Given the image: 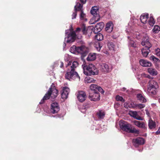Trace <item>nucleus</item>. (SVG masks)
<instances>
[{"label":"nucleus","mask_w":160,"mask_h":160,"mask_svg":"<svg viewBox=\"0 0 160 160\" xmlns=\"http://www.w3.org/2000/svg\"><path fill=\"white\" fill-rule=\"evenodd\" d=\"M78 65V62L76 61H74L72 62L69 61L66 67L70 66V68H68L66 74L65 75V78L66 79L72 81V80H76L79 81L80 79V76L78 73L75 71V68Z\"/></svg>","instance_id":"obj_1"},{"label":"nucleus","mask_w":160,"mask_h":160,"mask_svg":"<svg viewBox=\"0 0 160 160\" xmlns=\"http://www.w3.org/2000/svg\"><path fill=\"white\" fill-rule=\"evenodd\" d=\"M58 91L55 88V86L52 83L49 90L39 102L40 104L43 103L45 100L49 99L51 97L52 99H55L57 96Z\"/></svg>","instance_id":"obj_2"},{"label":"nucleus","mask_w":160,"mask_h":160,"mask_svg":"<svg viewBox=\"0 0 160 160\" xmlns=\"http://www.w3.org/2000/svg\"><path fill=\"white\" fill-rule=\"evenodd\" d=\"M82 67L83 69V72L86 75L90 76L97 75L98 74V69L94 65L92 64H90L88 66L82 65Z\"/></svg>","instance_id":"obj_3"},{"label":"nucleus","mask_w":160,"mask_h":160,"mask_svg":"<svg viewBox=\"0 0 160 160\" xmlns=\"http://www.w3.org/2000/svg\"><path fill=\"white\" fill-rule=\"evenodd\" d=\"M119 125L120 128L122 130L127 132L137 134L139 133L138 130L134 128H132L130 124L123 120H121L119 121Z\"/></svg>","instance_id":"obj_4"},{"label":"nucleus","mask_w":160,"mask_h":160,"mask_svg":"<svg viewBox=\"0 0 160 160\" xmlns=\"http://www.w3.org/2000/svg\"><path fill=\"white\" fill-rule=\"evenodd\" d=\"M159 86L158 83L154 80H150L147 87V91L149 94L155 95L158 92Z\"/></svg>","instance_id":"obj_5"},{"label":"nucleus","mask_w":160,"mask_h":160,"mask_svg":"<svg viewBox=\"0 0 160 160\" xmlns=\"http://www.w3.org/2000/svg\"><path fill=\"white\" fill-rule=\"evenodd\" d=\"M66 34L67 37L65 38V41L64 42L63 46H66L65 42L67 43H71L74 41L76 38V33L74 31H72L71 29L66 31Z\"/></svg>","instance_id":"obj_6"},{"label":"nucleus","mask_w":160,"mask_h":160,"mask_svg":"<svg viewBox=\"0 0 160 160\" xmlns=\"http://www.w3.org/2000/svg\"><path fill=\"white\" fill-rule=\"evenodd\" d=\"M98 7L97 6H94L92 7L90 10L91 14L93 16V18H92V20H94L93 22H91V24H94L96 22L99 21L100 19V16L98 14Z\"/></svg>","instance_id":"obj_7"},{"label":"nucleus","mask_w":160,"mask_h":160,"mask_svg":"<svg viewBox=\"0 0 160 160\" xmlns=\"http://www.w3.org/2000/svg\"><path fill=\"white\" fill-rule=\"evenodd\" d=\"M128 45L129 47L135 48L136 47V42L133 38H135L138 39L140 38V36L138 32H136L132 36H128Z\"/></svg>","instance_id":"obj_8"},{"label":"nucleus","mask_w":160,"mask_h":160,"mask_svg":"<svg viewBox=\"0 0 160 160\" xmlns=\"http://www.w3.org/2000/svg\"><path fill=\"white\" fill-rule=\"evenodd\" d=\"M89 98L92 101L95 102L98 101L100 100V93L98 91L90 92Z\"/></svg>","instance_id":"obj_9"},{"label":"nucleus","mask_w":160,"mask_h":160,"mask_svg":"<svg viewBox=\"0 0 160 160\" xmlns=\"http://www.w3.org/2000/svg\"><path fill=\"white\" fill-rule=\"evenodd\" d=\"M133 145L135 147H137L139 145H141L145 143L144 139L141 138H138L135 139H134L132 141Z\"/></svg>","instance_id":"obj_10"},{"label":"nucleus","mask_w":160,"mask_h":160,"mask_svg":"<svg viewBox=\"0 0 160 160\" xmlns=\"http://www.w3.org/2000/svg\"><path fill=\"white\" fill-rule=\"evenodd\" d=\"M141 44L142 46H145L146 47H148V48H150L151 46V44L149 42V37L146 35L143 37L142 41L141 42Z\"/></svg>","instance_id":"obj_11"},{"label":"nucleus","mask_w":160,"mask_h":160,"mask_svg":"<svg viewBox=\"0 0 160 160\" xmlns=\"http://www.w3.org/2000/svg\"><path fill=\"white\" fill-rule=\"evenodd\" d=\"M90 88L91 90L90 92L99 91L102 94L104 93V91L100 87H98L97 85L92 84L90 86Z\"/></svg>","instance_id":"obj_12"},{"label":"nucleus","mask_w":160,"mask_h":160,"mask_svg":"<svg viewBox=\"0 0 160 160\" xmlns=\"http://www.w3.org/2000/svg\"><path fill=\"white\" fill-rule=\"evenodd\" d=\"M59 110V107L58 103H52L51 106V111L53 114L57 113Z\"/></svg>","instance_id":"obj_13"},{"label":"nucleus","mask_w":160,"mask_h":160,"mask_svg":"<svg viewBox=\"0 0 160 160\" xmlns=\"http://www.w3.org/2000/svg\"><path fill=\"white\" fill-rule=\"evenodd\" d=\"M104 26V23L102 22L98 23L94 28L93 32L94 33H97L101 31Z\"/></svg>","instance_id":"obj_14"},{"label":"nucleus","mask_w":160,"mask_h":160,"mask_svg":"<svg viewBox=\"0 0 160 160\" xmlns=\"http://www.w3.org/2000/svg\"><path fill=\"white\" fill-rule=\"evenodd\" d=\"M88 52L87 48L84 45L77 47V52L84 55Z\"/></svg>","instance_id":"obj_15"},{"label":"nucleus","mask_w":160,"mask_h":160,"mask_svg":"<svg viewBox=\"0 0 160 160\" xmlns=\"http://www.w3.org/2000/svg\"><path fill=\"white\" fill-rule=\"evenodd\" d=\"M77 98L78 101L80 102H83L86 98V94L85 93L82 91L78 92L77 95Z\"/></svg>","instance_id":"obj_16"},{"label":"nucleus","mask_w":160,"mask_h":160,"mask_svg":"<svg viewBox=\"0 0 160 160\" xmlns=\"http://www.w3.org/2000/svg\"><path fill=\"white\" fill-rule=\"evenodd\" d=\"M69 92V89L66 87H63L61 93V97L63 99H66L67 98L68 93Z\"/></svg>","instance_id":"obj_17"},{"label":"nucleus","mask_w":160,"mask_h":160,"mask_svg":"<svg viewBox=\"0 0 160 160\" xmlns=\"http://www.w3.org/2000/svg\"><path fill=\"white\" fill-rule=\"evenodd\" d=\"M129 114L132 117L137 120H143V118L138 115L137 112L136 111H130L129 112Z\"/></svg>","instance_id":"obj_18"},{"label":"nucleus","mask_w":160,"mask_h":160,"mask_svg":"<svg viewBox=\"0 0 160 160\" xmlns=\"http://www.w3.org/2000/svg\"><path fill=\"white\" fill-rule=\"evenodd\" d=\"M101 69L102 72H108L111 70V68L106 63H102L101 65Z\"/></svg>","instance_id":"obj_19"},{"label":"nucleus","mask_w":160,"mask_h":160,"mask_svg":"<svg viewBox=\"0 0 160 160\" xmlns=\"http://www.w3.org/2000/svg\"><path fill=\"white\" fill-rule=\"evenodd\" d=\"M140 64L143 67H150L151 66L152 64L147 60L144 59H140L139 61Z\"/></svg>","instance_id":"obj_20"},{"label":"nucleus","mask_w":160,"mask_h":160,"mask_svg":"<svg viewBox=\"0 0 160 160\" xmlns=\"http://www.w3.org/2000/svg\"><path fill=\"white\" fill-rule=\"evenodd\" d=\"M113 26V25L112 22H108L106 25V31L109 33L111 32L112 31Z\"/></svg>","instance_id":"obj_21"},{"label":"nucleus","mask_w":160,"mask_h":160,"mask_svg":"<svg viewBox=\"0 0 160 160\" xmlns=\"http://www.w3.org/2000/svg\"><path fill=\"white\" fill-rule=\"evenodd\" d=\"M148 18V13H143L140 17V19L141 22L143 23H145Z\"/></svg>","instance_id":"obj_22"},{"label":"nucleus","mask_w":160,"mask_h":160,"mask_svg":"<svg viewBox=\"0 0 160 160\" xmlns=\"http://www.w3.org/2000/svg\"><path fill=\"white\" fill-rule=\"evenodd\" d=\"M134 124L139 128H146V124L143 122H140L136 120L133 121Z\"/></svg>","instance_id":"obj_23"},{"label":"nucleus","mask_w":160,"mask_h":160,"mask_svg":"<svg viewBox=\"0 0 160 160\" xmlns=\"http://www.w3.org/2000/svg\"><path fill=\"white\" fill-rule=\"evenodd\" d=\"M148 126L149 129H154L156 127V124L154 121L150 118L148 120Z\"/></svg>","instance_id":"obj_24"},{"label":"nucleus","mask_w":160,"mask_h":160,"mask_svg":"<svg viewBox=\"0 0 160 160\" xmlns=\"http://www.w3.org/2000/svg\"><path fill=\"white\" fill-rule=\"evenodd\" d=\"M148 72L151 75L156 76L158 74L157 71L154 68H149L148 69Z\"/></svg>","instance_id":"obj_25"},{"label":"nucleus","mask_w":160,"mask_h":160,"mask_svg":"<svg viewBox=\"0 0 160 160\" xmlns=\"http://www.w3.org/2000/svg\"><path fill=\"white\" fill-rule=\"evenodd\" d=\"M150 48L148 47H144L142 49V54L143 56L146 57L150 52Z\"/></svg>","instance_id":"obj_26"},{"label":"nucleus","mask_w":160,"mask_h":160,"mask_svg":"<svg viewBox=\"0 0 160 160\" xmlns=\"http://www.w3.org/2000/svg\"><path fill=\"white\" fill-rule=\"evenodd\" d=\"M138 99L142 102H147V100L144 96L141 94L138 93L137 95Z\"/></svg>","instance_id":"obj_27"},{"label":"nucleus","mask_w":160,"mask_h":160,"mask_svg":"<svg viewBox=\"0 0 160 160\" xmlns=\"http://www.w3.org/2000/svg\"><path fill=\"white\" fill-rule=\"evenodd\" d=\"M96 58V54L95 53H90L87 58L88 61H92L95 59Z\"/></svg>","instance_id":"obj_28"},{"label":"nucleus","mask_w":160,"mask_h":160,"mask_svg":"<svg viewBox=\"0 0 160 160\" xmlns=\"http://www.w3.org/2000/svg\"><path fill=\"white\" fill-rule=\"evenodd\" d=\"M105 112L102 110H99L97 112V115L98 117L101 119L103 118L105 116Z\"/></svg>","instance_id":"obj_29"},{"label":"nucleus","mask_w":160,"mask_h":160,"mask_svg":"<svg viewBox=\"0 0 160 160\" xmlns=\"http://www.w3.org/2000/svg\"><path fill=\"white\" fill-rule=\"evenodd\" d=\"M94 47L98 51H99L102 47V45L100 42L99 41H97L95 43Z\"/></svg>","instance_id":"obj_30"},{"label":"nucleus","mask_w":160,"mask_h":160,"mask_svg":"<svg viewBox=\"0 0 160 160\" xmlns=\"http://www.w3.org/2000/svg\"><path fill=\"white\" fill-rule=\"evenodd\" d=\"M108 48L110 50L114 51L115 47L114 44L112 42H109L108 44Z\"/></svg>","instance_id":"obj_31"},{"label":"nucleus","mask_w":160,"mask_h":160,"mask_svg":"<svg viewBox=\"0 0 160 160\" xmlns=\"http://www.w3.org/2000/svg\"><path fill=\"white\" fill-rule=\"evenodd\" d=\"M97 33L95 36V39L98 41L102 40L103 38V35L101 33Z\"/></svg>","instance_id":"obj_32"},{"label":"nucleus","mask_w":160,"mask_h":160,"mask_svg":"<svg viewBox=\"0 0 160 160\" xmlns=\"http://www.w3.org/2000/svg\"><path fill=\"white\" fill-rule=\"evenodd\" d=\"M77 5L76 8L78 9V11H80V12L83 11V4H81L78 2H76V4Z\"/></svg>","instance_id":"obj_33"},{"label":"nucleus","mask_w":160,"mask_h":160,"mask_svg":"<svg viewBox=\"0 0 160 160\" xmlns=\"http://www.w3.org/2000/svg\"><path fill=\"white\" fill-rule=\"evenodd\" d=\"M152 31L154 33H158L160 31V27L158 26L155 25Z\"/></svg>","instance_id":"obj_34"},{"label":"nucleus","mask_w":160,"mask_h":160,"mask_svg":"<svg viewBox=\"0 0 160 160\" xmlns=\"http://www.w3.org/2000/svg\"><path fill=\"white\" fill-rule=\"evenodd\" d=\"M95 81V80L94 79L90 77H88L85 78V81L86 83H87L94 82Z\"/></svg>","instance_id":"obj_35"},{"label":"nucleus","mask_w":160,"mask_h":160,"mask_svg":"<svg viewBox=\"0 0 160 160\" xmlns=\"http://www.w3.org/2000/svg\"><path fill=\"white\" fill-rule=\"evenodd\" d=\"M77 5H75L74 7V12H73L72 15V19L76 18V16L77 15V12L78 11V9L76 8Z\"/></svg>","instance_id":"obj_36"},{"label":"nucleus","mask_w":160,"mask_h":160,"mask_svg":"<svg viewBox=\"0 0 160 160\" xmlns=\"http://www.w3.org/2000/svg\"><path fill=\"white\" fill-rule=\"evenodd\" d=\"M148 23L149 24L152 26L154 25V24H155V21H154V18H153V17L152 16H150V17L148 21Z\"/></svg>","instance_id":"obj_37"},{"label":"nucleus","mask_w":160,"mask_h":160,"mask_svg":"<svg viewBox=\"0 0 160 160\" xmlns=\"http://www.w3.org/2000/svg\"><path fill=\"white\" fill-rule=\"evenodd\" d=\"M77 47L75 46H73L70 48V52L72 53H76L77 52Z\"/></svg>","instance_id":"obj_38"},{"label":"nucleus","mask_w":160,"mask_h":160,"mask_svg":"<svg viewBox=\"0 0 160 160\" xmlns=\"http://www.w3.org/2000/svg\"><path fill=\"white\" fill-rule=\"evenodd\" d=\"M149 59L150 60L153 62L154 63H156L159 60L157 58H156L154 56H151L149 58Z\"/></svg>","instance_id":"obj_39"},{"label":"nucleus","mask_w":160,"mask_h":160,"mask_svg":"<svg viewBox=\"0 0 160 160\" xmlns=\"http://www.w3.org/2000/svg\"><path fill=\"white\" fill-rule=\"evenodd\" d=\"M86 17V14L84 13L83 11H81L80 14V18L81 20H84V19L86 21L87 20L84 18Z\"/></svg>","instance_id":"obj_40"},{"label":"nucleus","mask_w":160,"mask_h":160,"mask_svg":"<svg viewBox=\"0 0 160 160\" xmlns=\"http://www.w3.org/2000/svg\"><path fill=\"white\" fill-rule=\"evenodd\" d=\"M116 99L117 101H120L123 102H124V100L123 98L121 96H119V95H117L116 96Z\"/></svg>","instance_id":"obj_41"},{"label":"nucleus","mask_w":160,"mask_h":160,"mask_svg":"<svg viewBox=\"0 0 160 160\" xmlns=\"http://www.w3.org/2000/svg\"><path fill=\"white\" fill-rule=\"evenodd\" d=\"M135 107L139 109H141L145 107V105L143 104H137L135 105Z\"/></svg>","instance_id":"obj_42"},{"label":"nucleus","mask_w":160,"mask_h":160,"mask_svg":"<svg viewBox=\"0 0 160 160\" xmlns=\"http://www.w3.org/2000/svg\"><path fill=\"white\" fill-rule=\"evenodd\" d=\"M156 54L158 56L160 57V49L158 48L155 50Z\"/></svg>","instance_id":"obj_43"},{"label":"nucleus","mask_w":160,"mask_h":160,"mask_svg":"<svg viewBox=\"0 0 160 160\" xmlns=\"http://www.w3.org/2000/svg\"><path fill=\"white\" fill-rule=\"evenodd\" d=\"M81 32L84 34H86L87 32V30L86 29L85 27H84L81 28Z\"/></svg>","instance_id":"obj_44"},{"label":"nucleus","mask_w":160,"mask_h":160,"mask_svg":"<svg viewBox=\"0 0 160 160\" xmlns=\"http://www.w3.org/2000/svg\"><path fill=\"white\" fill-rule=\"evenodd\" d=\"M86 111V108L85 107L82 108L81 109V111L83 113H85Z\"/></svg>","instance_id":"obj_45"},{"label":"nucleus","mask_w":160,"mask_h":160,"mask_svg":"<svg viewBox=\"0 0 160 160\" xmlns=\"http://www.w3.org/2000/svg\"><path fill=\"white\" fill-rule=\"evenodd\" d=\"M64 60L65 61H68L69 60V58H68V55H66L65 58Z\"/></svg>","instance_id":"obj_46"},{"label":"nucleus","mask_w":160,"mask_h":160,"mask_svg":"<svg viewBox=\"0 0 160 160\" xmlns=\"http://www.w3.org/2000/svg\"><path fill=\"white\" fill-rule=\"evenodd\" d=\"M156 134L157 135L160 134V127L158 128V131L156 132Z\"/></svg>","instance_id":"obj_47"},{"label":"nucleus","mask_w":160,"mask_h":160,"mask_svg":"<svg viewBox=\"0 0 160 160\" xmlns=\"http://www.w3.org/2000/svg\"><path fill=\"white\" fill-rule=\"evenodd\" d=\"M80 2L83 4L86 3V0H80Z\"/></svg>","instance_id":"obj_48"},{"label":"nucleus","mask_w":160,"mask_h":160,"mask_svg":"<svg viewBox=\"0 0 160 160\" xmlns=\"http://www.w3.org/2000/svg\"><path fill=\"white\" fill-rule=\"evenodd\" d=\"M145 111L146 114L148 115V116L149 117L150 114L148 110L147 109H146L145 110Z\"/></svg>","instance_id":"obj_49"},{"label":"nucleus","mask_w":160,"mask_h":160,"mask_svg":"<svg viewBox=\"0 0 160 160\" xmlns=\"http://www.w3.org/2000/svg\"><path fill=\"white\" fill-rule=\"evenodd\" d=\"M81 31V28H77L76 31V32H80Z\"/></svg>","instance_id":"obj_50"},{"label":"nucleus","mask_w":160,"mask_h":160,"mask_svg":"<svg viewBox=\"0 0 160 160\" xmlns=\"http://www.w3.org/2000/svg\"><path fill=\"white\" fill-rule=\"evenodd\" d=\"M60 63H61V65L60 66V67L61 68H62L63 66V63L62 62H61V61L60 62Z\"/></svg>","instance_id":"obj_51"},{"label":"nucleus","mask_w":160,"mask_h":160,"mask_svg":"<svg viewBox=\"0 0 160 160\" xmlns=\"http://www.w3.org/2000/svg\"><path fill=\"white\" fill-rule=\"evenodd\" d=\"M58 65V62H55L54 63V65L55 67H56Z\"/></svg>","instance_id":"obj_52"},{"label":"nucleus","mask_w":160,"mask_h":160,"mask_svg":"<svg viewBox=\"0 0 160 160\" xmlns=\"http://www.w3.org/2000/svg\"><path fill=\"white\" fill-rule=\"evenodd\" d=\"M127 104H128V103L127 102H125L124 103V106L125 107L127 108H128V106H127Z\"/></svg>","instance_id":"obj_53"},{"label":"nucleus","mask_w":160,"mask_h":160,"mask_svg":"<svg viewBox=\"0 0 160 160\" xmlns=\"http://www.w3.org/2000/svg\"><path fill=\"white\" fill-rule=\"evenodd\" d=\"M92 20V18L91 20L90 21V24H91V22H94V20H93V21H92V22H91V20Z\"/></svg>","instance_id":"obj_54"},{"label":"nucleus","mask_w":160,"mask_h":160,"mask_svg":"<svg viewBox=\"0 0 160 160\" xmlns=\"http://www.w3.org/2000/svg\"><path fill=\"white\" fill-rule=\"evenodd\" d=\"M126 90V88H123L122 89V90L123 91H125Z\"/></svg>","instance_id":"obj_55"},{"label":"nucleus","mask_w":160,"mask_h":160,"mask_svg":"<svg viewBox=\"0 0 160 160\" xmlns=\"http://www.w3.org/2000/svg\"><path fill=\"white\" fill-rule=\"evenodd\" d=\"M131 24V22H129L128 23V25H129V26H131V25H130Z\"/></svg>","instance_id":"obj_56"},{"label":"nucleus","mask_w":160,"mask_h":160,"mask_svg":"<svg viewBox=\"0 0 160 160\" xmlns=\"http://www.w3.org/2000/svg\"><path fill=\"white\" fill-rule=\"evenodd\" d=\"M158 101L160 103V98L159 99Z\"/></svg>","instance_id":"obj_57"},{"label":"nucleus","mask_w":160,"mask_h":160,"mask_svg":"<svg viewBox=\"0 0 160 160\" xmlns=\"http://www.w3.org/2000/svg\"><path fill=\"white\" fill-rule=\"evenodd\" d=\"M159 37L160 38V34H159Z\"/></svg>","instance_id":"obj_58"}]
</instances>
